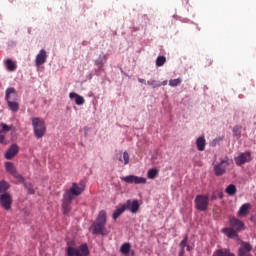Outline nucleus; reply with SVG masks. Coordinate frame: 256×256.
I'll use <instances>...</instances> for the list:
<instances>
[{
  "label": "nucleus",
  "instance_id": "obj_1",
  "mask_svg": "<svg viewBox=\"0 0 256 256\" xmlns=\"http://www.w3.org/2000/svg\"><path fill=\"white\" fill-rule=\"evenodd\" d=\"M105 225H107V212L101 210L91 226L92 235H102V237L109 235V230Z\"/></svg>",
  "mask_w": 256,
  "mask_h": 256
},
{
  "label": "nucleus",
  "instance_id": "obj_2",
  "mask_svg": "<svg viewBox=\"0 0 256 256\" xmlns=\"http://www.w3.org/2000/svg\"><path fill=\"white\" fill-rule=\"evenodd\" d=\"M230 227H225L222 229V233L228 237V239H237L239 237V231L245 229V223L237 219L235 216L229 217Z\"/></svg>",
  "mask_w": 256,
  "mask_h": 256
},
{
  "label": "nucleus",
  "instance_id": "obj_3",
  "mask_svg": "<svg viewBox=\"0 0 256 256\" xmlns=\"http://www.w3.org/2000/svg\"><path fill=\"white\" fill-rule=\"evenodd\" d=\"M32 127L34 129V135L37 139H42L47 133V126L45 121L39 117L32 118Z\"/></svg>",
  "mask_w": 256,
  "mask_h": 256
},
{
  "label": "nucleus",
  "instance_id": "obj_4",
  "mask_svg": "<svg viewBox=\"0 0 256 256\" xmlns=\"http://www.w3.org/2000/svg\"><path fill=\"white\" fill-rule=\"evenodd\" d=\"M67 256H89V246L82 244L78 247L68 246L66 248Z\"/></svg>",
  "mask_w": 256,
  "mask_h": 256
},
{
  "label": "nucleus",
  "instance_id": "obj_5",
  "mask_svg": "<svg viewBox=\"0 0 256 256\" xmlns=\"http://www.w3.org/2000/svg\"><path fill=\"white\" fill-rule=\"evenodd\" d=\"M233 163V160L229 159V157L225 156L223 160H221L219 163H216L214 165V174L216 177H221L227 173V168L229 165Z\"/></svg>",
  "mask_w": 256,
  "mask_h": 256
},
{
  "label": "nucleus",
  "instance_id": "obj_6",
  "mask_svg": "<svg viewBox=\"0 0 256 256\" xmlns=\"http://www.w3.org/2000/svg\"><path fill=\"white\" fill-rule=\"evenodd\" d=\"M85 191V184L80 183H72V187L65 191L64 195L70 197V199H75V197H79L81 193Z\"/></svg>",
  "mask_w": 256,
  "mask_h": 256
},
{
  "label": "nucleus",
  "instance_id": "obj_7",
  "mask_svg": "<svg viewBox=\"0 0 256 256\" xmlns=\"http://www.w3.org/2000/svg\"><path fill=\"white\" fill-rule=\"evenodd\" d=\"M194 205L197 211H207V209H209V196L197 195L194 200Z\"/></svg>",
  "mask_w": 256,
  "mask_h": 256
},
{
  "label": "nucleus",
  "instance_id": "obj_8",
  "mask_svg": "<svg viewBox=\"0 0 256 256\" xmlns=\"http://www.w3.org/2000/svg\"><path fill=\"white\" fill-rule=\"evenodd\" d=\"M121 181H124L125 183H135V185H145V183H147V178L129 175L122 177Z\"/></svg>",
  "mask_w": 256,
  "mask_h": 256
},
{
  "label": "nucleus",
  "instance_id": "obj_9",
  "mask_svg": "<svg viewBox=\"0 0 256 256\" xmlns=\"http://www.w3.org/2000/svg\"><path fill=\"white\" fill-rule=\"evenodd\" d=\"M0 205L6 211H9V209H11V205H13V198L11 197V194L5 192L0 195Z\"/></svg>",
  "mask_w": 256,
  "mask_h": 256
},
{
  "label": "nucleus",
  "instance_id": "obj_10",
  "mask_svg": "<svg viewBox=\"0 0 256 256\" xmlns=\"http://www.w3.org/2000/svg\"><path fill=\"white\" fill-rule=\"evenodd\" d=\"M72 203H73V198H70V196L63 194L62 205H61L63 215H69V213H71Z\"/></svg>",
  "mask_w": 256,
  "mask_h": 256
},
{
  "label": "nucleus",
  "instance_id": "obj_11",
  "mask_svg": "<svg viewBox=\"0 0 256 256\" xmlns=\"http://www.w3.org/2000/svg\"><path fill=\"white\" fill-rule=\"evenodd\" d=\"M234 161L238 166L245 165V163L251 162V152L240 153L237 157L234 158Z\"/></svg>",
  "mask_w": 256,
  "mask_h": 256
},
{
  "label": "nucleus",
  "instance_id": "obj_12",
  "mask_svg": "<svg viewBox=\"0 0 256 256\" xmlns=\"http://www.w3.org/2000/svg\"><path fill=\"white\" fill-rule=\"evenodd\" d=\"M131 207V200H127L120 208H117L116 211L112 214V219L117 220L127 209Z\"/></svg>",
  "mask_w": 256,
  "mask_h": 256
},
{
  "label": "nucleus",
  "instance_id": "obj_13",
  "mask_svg": "<svg viewBox=\"0 0 256 256\" xmlns=\"http://www.w3.org/2000/svg\"><path fill=\"white\" fill-rule=\"evenodd\" d=\"M253 250V246L248 242H242L241 247L238 250V256H251V251Z\"/></svg>",
  "mask_w": 256,
  "mask_h": 256
},
{
  "label": "nucleus",
  "instance_id": "obj_14",
  "mask_svg": "<svg viewBox=\"0 0 256 256\" xmlns=\"http://www.w3.org/2000/svg\"><path fill=\"white\" fill-rule=\"evenodd\" d=\"M13 129L12 126H9L7 124H0V143L1 145H7V142L5 141V135L9 133Z\"/></svg>",
  "mask_w": 256,
  "mask_h": 256
},
{
  "label": "nucleus",
  "instance_id": "obj_15",
  "mask_svg": "<svg viewBox=\"0 0 256 256\" xmlns=\"http://www.w3.org/2000/svg\"><path fill=\"white\" fill-rule=\"evenodd\" d=\"M107 63V56L105 54L100 55L99 58L95 61V65L98 67L95 73L97 76L101 75V71H104L103 65Z\"/></svg>",
  "mask_w": 256,
  "mask_h": 256
},
{
  "label": "nucleus",
  "instance_id": "obj_16",
  "mask_svg": "<svg viewBox=\"0 0 256 256\" xmlns=\"http://www.w3.org/2000/svg\"><path fill=\"white\" fill-rule=\"evenodd\" d=\"M6 101H19V95H17V90L15 88L10 87L6 89L5 94Z\"/></svg>",
  "mask_w": 256,
  "mask_h": 256
},
{
  "label": "nucleus",
  "instance_id": "obj_17",
  "mask_svg": "<svg viewBox=\"0 0 256 256\" xmlns=\"http://www.w3.org/2000/svg\"><path fill=\"white\" fill-rule=\"evenodd\" d=\"M35 63L36 67L44 65V63H47V51H45V49L40 50V52L37 54Z\"/></svg>",
  "mask_w": 256,
  "mask_h": 256
},
{
  "label": "nucleus",
  "instance_id": "obj_18",
  "mask_svg": "<svg viewBox=\"0 0 256 256\" xmlns=\"http://www.w3.org/2000/svg\"><path fill=\"white\" fill-rule=\"evenodd\" d=\"M19 153V146L17 144H12L5 153V159H13Z\"/></svg>",
  "mask_w": 256,
  "mask_h": 256
},
{
  "label": "nucleus",
  "instance_id": "obj_19",
  "mask_svg": "<svg viewBox=\"0 0 256 256\" xmlns=\"http://www.w3.org/2000/svg\"><path fill=\"white\" fill-rule=\"evenodd\" d=\"M249 209H251V204L249 203L243 204L237 213L238 217H247V214L249 213Z\"/></svg>",
  "mask_w": 256,
  "mask_h": 256
},
{
  "label": "nucleus",
  "instance_id": "obj_20",
  "mask_svg": "<svg viewBox=\"0 0 256 256\" xmlns=\"http://www.w3.org/2000/svg\"><path fill=\"white\" fill-rule=\"evenodd\" d=\"M69 97L71 99H75L76 105H84L85 104V98H83V96H81L75 92H70Z\"/></svg>",
  "mask_w": 256,
  "mask_h": 256
},
{
  "label": "nucleus",
  "instance_id": "obj_21",
  "mask_svg": "<svg viewBox=\"0 0 256 256\" xmlns=\"http://www.w3.org/2000/svg\"><path fill=\"white\" fill-rule=\"evenodd\" d=\"M6 102L10 111L13 113H17V111H19V100H6Z\"/></svg>",
  "mask_w": 256,
  "mask_h": 256
},
{
  "label": "nucleus",
  "instance_id": "obj_22",
  "mask_svg": "<svg viewBox=\"0 0 256 256\" xmlns=\"http://www.w3.org/2000/svg\"><path fill=\"white\" fill-rule=\"evenodd\" d=\"M205 145H207V140H205V136H200L196 140V147L198 151H205Z\"/></svg>",
  "mask_w": 256,
  "mask_h": 256
},
{
  "label": "nucleus",
  "instance_id": "obj_23",
  "mask_svg": "<svg viewBox=\"0 0 256 256\" xmlns=\"http://www.w3.org/2000/svg\"><path fill=\"white\" fill-rule=\"evenodd\" d=\"M214 256H235L230 249L221 248L214 252Z\"/></svg>",
  "mask_w": 256,
  "mask_h": 256
},
{
  "label": "nucleus",
  "instance_id": "obj_24",
  "mask_svg": "<svg viewBox=\"0 0 256 256\" xmlns=\"http://www.w3.org/2000/svg\"><path fill=\"white\" fill-rule=\"evenodd\" d=\"M5 65H6L7 71H10V72L16 71L17 69V64H15V62H13V60L11 59H7L5 62Z\"/></svg>",
  "mask_w": 256,
  "mask_h": 256
},
{
  "label": "nucleus",
  "instance_id": "obj_25",
  "mask_svg": "<svg viewBox=\"0 0 256 256\" xmlns=\"http://www.w3.org/2000/svg\"><path fill=\"white\" fill-rule=\"evenodd\" d=\"M127 209L132 213H137V211H139V200H130V206Z\"/></svg>",
  "mask_w": 256,
  "mask_h": 256
},
{
  "label": "nucleus",
  "instance_id": "obj_26",
  "mask_svg": "<svg viewBox=\"0 0 256 256\" xmlns=\"http://www.w3.org/2000/svg\"><path fill=\"white\" fill-rule=\"evenodd\" d=\"M5 169H6L7 173H10V175L16 173V171H17L15 164H13L12 162H6Z\"/></svg>",
  "mask_w": 256,
  "mask_h": 256
},
{
  "label": "nucleus",
  "instance_id": "obj_27",
  "mask_svg": "<svg viewBox=\"0 0 256 256\" xmlns=\"http://www.w3.org/2000/svg\"><path fill=\"white\" fill-rule=\"evenodd\" d=\"M225 192L227 195L233 196L237 193V186H235V184H230L226 187Z\"/></svg>",
  "mask_w": 256,
  "mask_h": 256
},
{
  "label": "nucleus",
  "instance_id": "obj_28",
  "mask_svg": "<svg viewBox=\"0 0 256 256\" xmlns=\"http://www.w3.org/2000/svg\"><path fill=\"white\" fill-rule=\"evenodd\" d=\"M158 175H159V170L157 168H152L147 172L148 179H155L158 177Z\"/></svg>",
  "mask_w": 256,
  "mask_h": 256
},
{
  "label": "nucleus",
  "instance_id": "obj_29",
  "mask_svg": "<svg viewBox=\"0 0 256 256\" xmlns=\"http://www.w3.org/2000/svg\"><path fill=\"white\" fill-rule=\"evenodd\" d=\"M120 251L123 255H129V251H131V244L130 243H124L120 247Z\"/></svg>",
  "mask_w": 256,
  "mask_h": 256
},
{
  "label": "nucleus",
  "instance_id": "obj_30",
  "mask_svg": "<svg viewBox=\"0 0 256 256\" xmlns=\"http://www.w3.org/2000/svg\"><path fill=\"white\" fill-rule=\"evenodd\" d=\"M9 187H11V184H9V182L5 180L0 181V193H5V191H7Z\"/></svg>",
  "mask_w": 256,
  "mask_h": 256
},
{
  "label": "nucleus",
  "instance_id": "obj_31",
  "mask_svg": "<svg viewBox=\"0 0 256 256\" xmlns=\"http://www.w3.org/2000/svg\"><path fill=\"white\" fill-rule=\"evenodd\" d=\"M167 63L165 56H158L156 59V67H163Z\"/></svg>",
  "mask_w": 256,
  "mask_h": 256
},
{
  "label": "nucleus",
  "instance_id": "obj_32",
  "mask_svg": "<svg viewBox=\"0 0 256 256\" xmlns=\"http://www.w3.org/2000/svg\"><path fill=\"white\" fill-rule=\"evenodd\" d=\"M119 161H120L121 163L124 162V165H129V153H128L127 151L123 152V158L120 157V158H119Z\"/></svg>",
  "mask_w": 256,
  "mask_h": 256
},
{
  "label": "nucleus",
  "instance_id": "obj_33",
  "mask_svg": "<svg viewBox=\"0 0 256 256\" xmlns=\"http://www.w3.org/2000/svg\"><path fill=\"white\" fill-rule=\"evenodd\" d=\"M146 85H150L151 87H153V89H157V87H161V82L156 80H148L146 82Z\"/></svg>",
  "mask_w": 256,
  "mask_h": 256
},
{
  "label": "nucleus",
  "instance_id": "obj_34",
  "mask_svg": "<svg viewBox=\"0 0 256 256\" xmlns=\"http://www.w3.org/2000/svg\"><path fill=\"white\" fill-rule=\"evenodd\" d=\"M24 187L25 189H27V193L29 195H35V189L33 188V185H31L30 183H25Z\"/></svg>",
  "mask_w": 256,
  "mask_h": 256
},
{
  "label": "nucleus",
  "instance_id": "obj_35",
  "mask_svg": "<svg viewBox=\"0 0 256 256\" xmlns=\"http://www.w3.org/2000/svg\"><path fill=\"white\" fill-rule=\"evenodd\" d=\"M181 83H182L181 78L171 79V80L169 81L170 87H177L178 85H181Z\"/></svg>",
  "mask_w": 256,
  "mask_h": 256
},
{
  "label": "nucleus",
  "instance_id": "obj_36",
  "mask_svg": "<svg viewBox=\"0 0 256 256\" xmlns=\"http://www.w3.org/2000/svg\"><path fill=\"white\" fill-rule=\"evenodd\" d=\"M12 176L17 179L18 183H25V178L23 175L19 174L17 171L12 174Z\"/></svg>",
  "mask_w": 256,
  "mask_h": 256
},
{
  "label": "nucleus",
  "instance_id": "obj_37",
  "mask_svg": "<svg viewBox=\"0 0 256 256\" xmlns=\"http://www.w3.org/2000/svg\"><path fill=\"white\" fill-rule=\"evenodd\" d=\"M12 176L17 179L18 183H25V178L23 175L19 174L17 171L12 174Z\"/></svg>",
  "mask_w": 256,
  "mask_h": 256
},
{
  "label": "nucleus",
  "instance_id": "obj_38",
  "mask_svg": "<svg viewBox=\"0 0 256 256\" xmlns=\"http://www.w3.org/2000/svg\"><path fill=\"white\" fill-rule=\"evenodd\" d=\"M233 135L234 137H241V127L235 126L233 128Z\"/></svg>",
  "mask_w": 256,
  "mask_h": 256
},
{
  "label": "nucleus",
  "instance_id": "obj_39",
  "mask_svg": "<svg viewBox=\"0 0 256 256\" xmlns=\"http://www.w3.org/2000/svg\"><path fill=\"white\" fill-rule=\"evenodd\" d=\"M187 241H189V236H184L183 240L180 242V248L185 249L187 247Z\"/></svg>",
  "mask_w": 256,
  "mask_h": 256
},
{
  "label": "nucleus",
  "instance_id": "obj_40",
  "mask_svg": "<svg viewBox=\"0 0 256 256\" xmlns=\"http://www.w3.org/2000/svg\"><path fill=\"white\" fill-rule=\"evenodd\" d=\"M139 83H143L144 85H147V81L143 78H138Z\"/></svg>",
  "mask_w": 256,
  "mask_h": 256
},
{
  "label": "nucleus",
  "instance_id": "obj_41",
  "mask_svg": "<svg viewBox=\"0 0 256 256\" xmlns=\"http://www.w3.org/2000/svg\"><path fill=\"white\" fill-rule=\"evenodd\" d=\"M178 256H185V249H181Z\"/></svg>",
  "mask_w": 256,
  "mask_h": 256
},
{
  "label": "nucleus",
  "instance_id": "obj_42",
  "mask_svg": "<svg viewBox=\"0 0 256 256\" xmlns=\"http://www.w3.org/2000/svg\"><path fill=\"white\" fill-rule=\"evenodd\" d=\"M161 83V86L163 85V86H165V85H167V80H165V81H163V82H160Z\"/></svg>",
  "mask_w": 256,
  "mask_h": 256
},
{
  "label": "nucleus",
  "instance_id": "obj_43",
  "mask_svg": "<svg viewBox=\"0 0 256 256\" xmlns=\"http://www.w3.org/2000/svg\"><path fill=\"white\" fill-rule=\"evenodd\" d=\"M187 251H191V246L187 245Z\"/></svg>",
  "mask_w": 256,
  "mask_h": 256
},
{
  "label": "nucleus",
  "instance_id": "obj_44",
  "mask_svg": "<svg viewBox=\"0 0 256 256\" xmlns=\"http://www.w3.org/2000/svg\"><path fill=\"white\" fill-rule=\"evenodd\" d=\"M212 199H216V197H215V196H212Z\"/></svg>",
  "mask_w": 256,
  "mask_h": 256
}]
</instances>
